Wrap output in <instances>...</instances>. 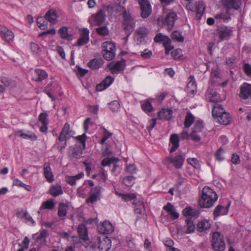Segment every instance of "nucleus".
<instances>
[{"label": "nucleus", "mask_w": 251, "mask_h": 251, "mask_svg": "<svg viewBox=\"0 0 251 251\" xmlns=\"http://www.w3.org/2000/svg\"><path fill=\"white\" fill-rule=\"evenodd\" d=\"M218 199L216 193L209 187H204L202 190L199 204L202 208H210Z\"/></svg>", "instance_id": "f257e3e1"}, {"label": "nucleus", "mask_w": 251, "mask_h": 251, "mask_svg": "<svg viewBox=\"0 0 251 251\" xmlns=\"http://www.w3.org/2000/svg\"><path fill=\"white\" fill-rule=\"evenodd\" d=\"M123 27L126 35L129 36L134 30L135 26L134 19L129 12H125L123 15Z\"/></svg>", "instance_id": "f03ea898"}, {"label": "nucleus", "mask_w": 251, "mask_h": 251, "mask_svg": "<svg viewBox=\"0 0 251 251\" xmlns=\"http://www.w3.org/2000/svg\"><path fill=\"white\" fill-rule=\"evenodd\" d=\"M212 247L216 251H223L226 248L224 236L219 232L213 233L212 240Z\"/></svg>", "instance_id": "7ed1b4c3"}, {"label": "nucleus", "mask_w": 251, "mask_h": 251, "mask_svg": "<svg viewBox=\"0 0 251 251\" xmlns=\"http://www.w3.org/2000/svg\"><path fill=\"white\" fill-rule=\"evenodd\" d=\"M141 10V16L143 18H148L151 13V7L148 0H138Z\"/></svg>", "instance_id": "20e7f679"}, {"label": "nucleus", "mask_w": 251, "mask_h": 251, "mask_svg": "<svg viewBox=\"0 0 251 251\" xmlns=\"http://www.w3.org/2000/svg\"><path fill=\"white\" fill-rule=\"evenodd\" d=\"M206 99L210 102L215 103L220 102L225 99L224 97H221L218 93L212 88H208L206 92Z\"/></svg>", "instance_id": "39448f33"}, {"label": "nucleus", "mask_w": 251, "mask_h": 251, "mask_svg": "<svg viewBox=\"0 0 251 251\" xmlns=\"http://www.w3.org/2000/svg\"><path fill=\"white\" fill-rule=\"evenodd\" d=\"M47 236V232L46 229H42L40 233L33 234L32 238L35 240V244L39 247L46 245Z\"/></svg>", "instance_id": "423d86ee"}, {"label": "nucleus", "mask_w": 251, "mask_h": 251, "mask_svg": "<svg viewBox=\"0 0 251 251\" xmlns=\"http://www.w3.org/2000/svg\"><path fill=\"white\" fill-rule=\"evenodd\" d=\"M101 187L97 186L91 189L90 196L86 199V202L93 203L100 199Z\"/></svg>", "instance_id": "0eeeda50"}, {"label": "nucleus", "mask_w": 251, "mask_h": 251, "mask_svg": "<svg viewBox=\"0 0 251 251\" xmlns=\"http://www.w3.org/2000/svg\"><path fill=\"white\" fill-rule=\"evenodd\" d=\"M149 33V30L145 26L140 27L135 31L136 38L138 44L144 43Z\"/></svg>", "instance_id": "6e6552de"}, {"label": "nucleus", "mask_w": 251, "mask_h": 251, "mask_svg": "<svg viewBox=\"0 0 251 251\" xmlns=\"http://www.w3.org/2000/svg\"><path fill=\"white\" fill-rule=\"evenodd\" d=\"M232 28L227 26H222L217 29V35L221 40H228L232 35Z\"/></svg>", "instance_id": "1a4fd4ad"}, {"label": "nucleus", "mask_w": 251, "mask_h": 251, "mask_svg": "<svg viewBox=\"0 0 251 251\" xmlns=\"http://www.w3.org/2000/svg\"><path fill=\"white\" fill-rule=\"evenodd\" d=\"M239 96L243 100L251 98V85L244 83L240 87Z\"/></svg>", "instance_id": "9d476101"}, {"label": "nucleus", "mask_w": 251, "mask_h": 251, "mask_svg": "<svg viewBox=\"0 0 251 251\" xmlns=\"http://www.w3.org/2000/svg\"><path fill=\"white\" fill-rule=\"evenodd\" d=\"M37 24L38 27L41 30L45 31L42 32L39 35V37H42L47 34V30H46L47 27V12H46L44 16H40L37 19Z\"/></svg>", "instance_id": "9b49d317"}, {"label": "nucleus", "mask_w": 251, "mask_h": 251, "mask_svg": "<svg viewBox=\"0 0 251 251\" xmlns=\"http://www.w3.org/2000/svg\"><path fill=\"white\" fill-rule=\"evenodd\" d=\"M99 232L102 234H108L114 231V227L108 221H104L102 225L98 226Z\"/></svg>", "instance_id": "f8f14e48"}, {"label": "nucleus", "mask_w": 251, "mask_h": 251, "mask_svg": "<svg viewBox=\"0 0 251 251\" xmlns=\"http://www.w3.org/2000/svg\"><path fill=\"white\" fill-rule=\"evenodd\" d=\"M163 209L168 213V216H169L172 220H176L178 218L179 216V213L176 211L175 207L170 202L163 207Z\"/></svg>", "instance_id": "ddd939ff"}, {"label": "nucleus", "mask_w": 251, "mask_h": 251, "mask_svg": "<svg viewBox=\"0 0 251 251\" xmlns=\"http://www.w3.org/2000/svg\"><path fill=\"white\" fill-rule=\"evenodd\" d=\"M47 114L46 113H41L38 118L37 126L40 127V131L44 132L47 130Z\"/></svg>", "instance_id": "4468645a"}, {"label": "nucleus", "mask_w": 251, "mask_h": 251, "mask_svg": "<svg viewBox=\"0 0 251 251\" xmlns=\"http://www.w3.org/2000/svg\"><path fill=\"white\" fill-rule=\"evenodd\" d=\"M59 12L54 8L48 10V22L51 25H55L58 22Z\"/></svg>", "instance_id": "2eb2a0df"}, {"label": "nucleus", "mask_w": 251, "mask_h": 251, "mask_svg": "<svg viewBox=\"0 0 251 251\" xmlns=\"http://www.w3.org/2000/svg\"><path fill=\"white\" fill-rule=\"evenodd\" d=\"M89 31L87 28H83L81 35L77 41V44L78 46H83L87 44L89 41Z\"/></svg>", "instance_id": "dca6fc26"}, {"label": "nucleus", "mask_w": 251, "mask_h": 251, "mask_svg": "<svg viewBox=\"0 0 251 251\" xmlns=\"http://www.w3.org/2000/svg\"><path fill=\"white\" fill-rule=\"evenodd\" d=\"M189 81L187 84V92L189 96L194 95L197 92V85L193 76L189 77Z\"/></svg>", "instance_id": "f3484780"}, {"label": "nucleus", "mask_w": 251, "mask_h": 251, "mask_svg": "<svg viewBox=\"0 0 251 251\" xmlns=\"http://www.w3.org/2000/svg\"><path fill=\"white\" fill-rule=\"evenodd\" d=\"M108 10H111L117 14H122L123 16L125 12H127L125 8L118 3H112L108 6Z\"/></svg>", "instance_id": "a211bd4d"}, {"label": "nucleus", "mask_w": 251, "mask_h": 251, "mask_svg": "<svg viewBox=\"0 0 251 251\" xmlns=\"http://www.w3.org/2000/svg\"><path fill=\"white\" fill-rule=\"evenodd\" d=\"M177 15L174 12H170L167 15L166 17L163 22L164 25H166L169 26V28H171L175 23Z\"/></svg>", "instance_id": "6ab92c4d"}, {"label": "nucleus", "mask_w": 251, "mask_h": 251, "mask_svg": "<svg viewBox=\"0 0 251 251\" xmlns=\"http://www.w3.org/2000/svg\"><path fill=\"white\" fill-rule=\"evenodd\" d=\"M50 194L53 197H56L63 193L61 186L57 183L52 185L49 190Z\"/></svg>", "instance_id": "aec40b11"}, {"label": "nucleus", "mask_w": 251, "mask_h": 251, "mask_svg": "<svg viewBox=\"0 0 251 251\" xmlns=\"http://www.w3.org/2000/svg\"><path fill=\"white\" fill-rule=\"evenodd\" d=\"M83 147H81L80 145H76L71 151V154L70 157L71 159L74 158H80L82 154Z\"/></svg>", "instance_id": "412c9836"}, {"label": "nucleus", "mask_w": 251, "mask_h": 251, "mask_svg": "<svg viewBox=\"0 0 251 251\" xmlns=\"http://www.w3.org/2000/svg\"><path fill=\"white\" fill-rule=\"evenodd\" d=\"M16 135L23 139H29L32 141H35L37 139L36 134L29 131H26L25 133H24L22 130H20L17 132Z\"/></svg>", "instance_id": "4be33fe9"}, {"label": "nucleus", "mask_w": 251, "mask_h": 251, "mask_svg": "<svg viewBox=\"0 0 251 251\" xmlns=\"http://www.w3.org/2000/svg\"><path fill=\"white\" fill-rule=\"evenodd\" d=\"M122 62L121 61H117L116 63H109L107 67L109 68L112 74H117L122 70Z\"/></svg>", "instance_id": "5701e85b"}, {"label": "nucleus", "mask_w": 251, "mask_h": 251, "mask_svg": "<svg viewBox=\"0 0 251 251\" xmlns=\"http://www.w3.org/2000/svg\"><path fill=\"white\" fill-rule=\"evenodd\" d=\"M77 232L81 239L86 241L89 239L87 228L84 224L78 225Z\"/></svg>", "instance_id": "b1692460"}, {"label": "nucleus", "mask_w": 251, "mask_h": 251, "mask_svg": "<svg viewBox=\"0 0 251 251\" xmlns=\"http://www.w3.org/2000/svg\"><path fill=\"white\" fill-rule=\"evenodd\" d=\"M241 4V0H225V5L228 9L238 10Z\"/></svg>", "instance_id": "393cba45"}, {"label": "nucleus", "mask_w": 251, "mask_h": 251, "mask_svg": "<svg viewBox=\"0 0 251 251\" xmlns=\"http://www.w3.org/2000/svg\"><path fill=\"white\" fill-rule=\"evenodd\" d=\"M93 20L94 23L97 25H100L104 21L105 17L104 13L102 10H100L95 15L92 16V20Z\"/></svg>", "instance_id": "a878e982"}, {"label": "nucleus", "mask_w": 251, "mask_h": 251, "mask_svg": "<svg viewBox=\"0 0 251 251\" xmlns=\"http://www.w3.org/2000/svg\"><path fill=\"white\" fill-rule=\"evenodd\" d=\"M170 142L172 144L173 146L170 149V152L172 153L176 151L179 146V137L177 134H174L171 135L170 137Z\"/></svg>", "instance_id": "bb28decb"}, {"label": "nucleus", "mask_w": 251, "mask_h": 251, "mask_svg": "<svg viewBox=\"0 0 251 251\" xmlns=\"http://www.w3.org/2000/svg\"><path fill=\"white\" fill-rule=\"evenodd\" d=\"M182 214L185 217L197 218L200 214V212L197 210H194L191 207H187L183 210Z\"/></svg>", "instance_id": "cd10ccee"}, {"label": "nucleus", "mask_w": 251, "mask_h": 251, "mask_svg": "<svg viewBox=\"0 0 251 251\" xmlns=\"http://www.w3.org/2000/svg\"><path fill=\"white\" fill-rule=\"evenodd\" d=\"M230 204L228 205L227 206L225 207L222 205H217L213 212L214 216L216 218L219 216L221 215H226L228 213V207L229 206Z\"/></svg>", "instance_id": "c85d7f7f"}, {"label": "nucleus", "mask_w": 251, "mask_h": 251, "mask_svg": "<svg viewBox=\"0 0 251 251\" xmlns=\"http://www.w3.org/2000/svg\"><path fill=\"white\" fill-rule=\"evenodd\" d=\"M185 157L182 155H178L171 159V162L173 164L174 166L177 168H181L183 164Z\"/></svg>", "instance_id": "c756f323"}, {"label": "nucleus", "mask_w": 251, "mask_h": 251, "mask_svg": "<svg viewBox=\"0 0 251 251\" xmlns=\"http://www.w3.org/2000/svg\"><path fill=\"white\" fill-rule=\"evenodd\" d=\"M103 63L101 58H94L88 63V66L92 69H97L100 68Z\"/></svg>", "instance_id": "7c9ffc66"}, {"label": "nucleus", "mask_w": 251, "mask_h": 251, "mask_svg": "<svg viewBox=\"0 0 251 251\" xmlns=\"http://www.w3.org/2000/svg\"><path fill=\"white\" fill-rule=\"evenodd\" d=\"M46 76V72L45 71L38 69L35 70L33 79L37 81H41L45 79Z\"/></svg>", "instance_id": "2f4dec72"}, {"label": "nucleus", "mask_w": 251, "mask_h": 251, "mask_svg": "<svg viewBox=\"0 0 251 251\" xmlns=\"http://www.w3.org/2000/svg\"><path fill=\"white\" fill-rule=\"evenodd\" d=\"M173 111L168 109H162L158 112V117L159 119L164 118L167 120L171 119Z\"/></svg>", "instance_id": "473e14b6"}, {"label": "nucleus", "mask_w": 251, "mask_h": 251, "mask_svg": "<svg viewBox=\"0 0 251 251\" xmlns=\"http://www.w3.org/2000/svg\"><path fill=\"white\" fill-rule=\"evenodd\" d=\"M205 5L203 2H199L196 4L195 11H196V18L200 20L205 10Z\"/></svg>", "instance_id": "72a5a7b5"}, {"label": "nucleus", "mask_w": 251, "mask_h": 251, "mask_svg": "<svg viewBox=\"0 0 251 251\" xmlns=\"http://www.w3.org/2000/svg\"><path fill=\"white\" fill-rule=\"evenodd\" d=\"M22 213L21 212L18 213V217H21L22 218H24L26 220L25 222L31 226H34L36 225L35 222L27 211H23L22 215H21Z\"/></svg>", "instance_id": "f704fd0d"}, {"label": "nucleus", "mask_w": 251, "mask_h": 251, "mask_svg": "<svg viewBox=\"0 0 251 251\" xmlns=\"http://www.w3.org/2000/svg\"><path fill=\"white\" fill-rule=\"evenodd\" d=\"M225 112H226L225 110L221 104H215L213 106L212 113L213 116L217 119Z\"/></svg>", "instance_id": "c9c22d12"}, {"label": "nucleus", "mask_w": 251, "mask_h": 251, "mask_svg": "<svg viewBox=\"0 0 251 251\" xmlns=\"http://www.w3.org/2000/svg\"><path fill=\"white\" fill-rule=\"evenodd\" d=\"M58 32L61 38L67 40H72V35L68 33V28L66 26L61 27Z\"/></svg>", "instance_id": "e433bc0d"}, {"label": "nucleus", "mask_w": 251, "mask_h": 251, "mask_svg": "<svg viewBox=\"0 0 251 251\" xmlns=\"http://www.w3.org/2000/svg\"><path fill=\"white\" fill-rule=\"evenodd\" d=\"M216 20H219L220 22L223 21L226 22L230 19V14L227 10L226 11H223L219 14L215 15Z\"/></svg>", "instance_id": "4c0bfd02"}, {"label": "nucleus", "mask_w": 251, "mask_h": 251, "mask_svg": "<svg viewBox=\"0 0 251 251\" xmlns=\"http://www.w3.org/2000/svg\"><path fill=\"white\" fill-rule=\"evenodd\" d=\"M117 161L115 158H105L102 161V165L103 166L112 165V172H114L118 167V165L115 162V161Z\"/></svg>", "instance_id": "58836bf2"}, {"label": "nucleus", "mask_w": 251, "mask_h": 251, "mask_svg": "<svg viewBox=\"0 0 251 251\" xmlns=\"http://www.w3.org/2000/svg\"><path fill=\"white\" fill-rule=\"evenodd\" d=\"M219 123L221 124L227 125L230 123V118L229 114L226 112L223 113L222 115L217 118Z\"/></svg>", "instance_id": "ea45409f"}, {"label": "nucleus", "mask_w": 251, "mask_h": 251, "mask_svg": "<svg viewBox=\"0 0 251 251\" xmlns=\"http://www.w3.org/2000/svg\"><path fill=\"white\" fill-rule=\"evenodd\" d=\"M210 227V223L206 220L202 221L198 224V230L201 232L207 230Z\"/></svg>", "instance_id": "a19ab883"}, {"label": "nucleus", "mask_w": 251, "mask_h": 251, "mask_svg": "<svg viewBox=\"0 0 251 251\" xmlns=\"http://www.w3.org/2000/svg\"><path fill=\"white\" fill-rule=\"evenodd\" d=\"M102 52L115 51L116 48L114 44L109 41L104 42L102 45Z\"/></svg>", "instance_id": "79ce46f5"}, {"label": "nucleus", "mask_w": 251, "mask_h": 251, "mask_svg": "<svg viewBox=\"0 0 251 251\" xmlns=\"http://www.w3.org/2000/svg\"><path fill=\"white\" fill-rule=\"evenodd\" d=\"M1 32L3 36L8 42L12 41L13 40L14 34L9 29L6 28H4L1 30Z\"/></svg>", "instance_id": "37998d69"}, {"label": "nucleus", "mask_w": 251, "mask_h": 251, "mask_svg": "<svg viewBox=\"0 0 251 251\" xmlns=\"http://www.w3.org/2000/svg\"><path fill=\"white\" fill-rule=\"evenodd\" d=\"M68 206L64 203H60L58 206V215L59 217H64L66 216L68 210Z\"/></svg>", "instance_id": "c03bdc74"}, {"label": "nucleus", "mask_w": 251, "mask_h": 251, "mask_svg": "<svg viewBox=\"0 0 251 251\" xmlns=\"http://www.w3.org/2000/svg\"><path fill=\"white\" fill-rule=\"evenodd\" d=\"M194 120V116L190 113V112H188L186 115L184 123L185 127H189L192 125Z\"/></svg>", "instance_id": "a18cd8bd"}, {"label": "nucleus", "mask_w": 251, "mask_h": 251, "mask_svg": "<svg viewBox=\"0 0 251 251\" xmlns=\"http://www.w3.org/2000/svg\"><path fill=\"white\" fill-rule=\"evenodd\" d=\"M186 233L187 234L192 233L195 230V226L192 220L189 219L186 220Z\"/></svg>", "instance_id": "49530a36"}, {"label": "nucleus", "mask_w": 251, "mask_h": 251, "mask_svg": "<svg viewBox=\"0 0 251 251\" xmlns=\"http://www.w3.org/2000/svg\"><path fill=\"white\" fill-rule=\"evenodd\" d=\"M30 48L33 54L36 55H39L40 54L41 49L38 44L35 43H31L30 44Z\"/></svg>", "instance_id": "de8ad7c7"}, {"label": "nucleus", "mask_w": 251, "mask_h": 251, "mask_svg": "<svg viewBox=\"0 0 251 251\" xmlns=\"http://www.w3.org/2000/svg\"><path fill=\"white\" fill-rule=\"evenodd\" d=\"M171 38L172 40H176L179 42H182L184 39L181 34V33L178 31H175L172 33Z\"/></svg>", "instance_id": "09e8293b"}, {"label": "nucleus", "mask_w": 251, "mask_h": 251, "mask_svg": "<svg viewBox=\"0 0 251 251\" xmlns=\"http://www.w3.org/2000/svg\"><path fill=\"white\" fill-rule=\"evenodd\" d=\"M142 108L145 112H151L153 110V107L151 103L148 100H145L142 101Z\"/></svg>", "instance_id": "8fccbe9b"}, {"label": "nucleus", "mask_w": 251, "mask_h": 251, "mask_svg": "<svg viewBox=\"0 0 251 251\" xmlns=\"http://www.w3.org/2000/svg\"><path fill=\"white\" fill-rule=\"evenodd\" d=\"M97 33L102 36L108 35L109 30L106 26H102L96 29Z\"/></svg>", "instance_id": "3c124183"}, {"label": "nucleus", "mask_w": 251, "mask_h": 251, "mask_svg": "<svg viewBox=\"0 0 251 251\" xmlns=\"http://www.w3.org/2000/svg\"><path fill=\"white\" fill-rule=\"evenodd\" d=\"M133 204L135 205L134 206V211L137 214H141L142 213V211L144 209V206L141 202L135 201L133 202Z\"/></svg>", "instance_id": "603ef678"}, {"label": "nucleus", "mask_w": 251, "mask_h": 251, "mask_svg": "<svg viewBox=\"0 0 251 251\" xmlns=\"http://www.w3.org/2000/svg\"><path fill=\"white\" fill-rule=\"evenodd\" d=\"M203 128V123L201 121H197L193 127V131L201 133Z\"/></svg>", "instance_id": "864d4df0"}, {"label": "nucleus", "mask_w": 251, "mask_h": 251, "mask_svg": "<svg viewBox=\"0 0 251 251\" xmlns=\"http://www.w3.org/2000/svg\"><path fill=\"white\" fill-rule=\"evenodd\" d=\"M123 182L127 186H131L134 183V177L132 176H126L123 178Z\"/></svg>", "instance_id": "5fc2aeb1"}, {"label": "nucleus", "mask_w": 251, "mask_h": 251, "mask_svg": "<svg viewBox=\"0 0 251 251\" xmlns=\"http://www.w3.org/2000/svg\"><path fill=\"white\" fill-rule=\"evenodd\" d=\"M171 40L169 38H168L165 42L163 43L164 46L165 48V54H168L169 53V51L172 50L174 49V47L171 45Z\"/></svg>", "instance_id": "6e6d98bb"}, {"label": "nucleus", "mask_w": 251, "mask_h": 251, "mask_svg": "<svg viewBox=\"0 0 251 251\" xmlns=\"http://www.w3.org/2000/svg\"><path fill=\"white\" fill-rule=\"evenodd\" d=\"M103 57L106 60H111L115 56V51L102 52Z\"/></svg>", "instance_id": "4d7b16f0"}, {"label": "nucleus", "mask_w": 251, "mask_h": 251, "mask_svg": "<svg viewBox=\"0 0 251 251\" xmlns=\"http://www.w3.org/2000/svg\"><path fill=\"white\" fill-rule=\"evenodd\" d=\"M98 247L100 251H108L110 248L108 245L106 244V242L104 239L100 241Z\"/></svg>", "instance_id": "13d9d810"}, {"label": "nucleus", "mask_w": 251, "mask_h": 251, "mask_svg": "<svg viewBox=\"0 0 251 251\" xmlns=\"http://www.w3.org/2000/svg\"><path fill=\"white\" fill-rule=\"evenodd\" d=\"M200 132L192 131L190 134V138L195 142H198L201 141V138L200 135Z\"/></svg>", "instance_id": "bf43d9fd"}, {"label": "nucleus", "mask_w": 251, "mask_h": 251, "mask_svg": "<svg viewBox=\"0 0 251 251\" xmlns=\"http://www.w3.org/2000/svg\"><path fill=\"white\" fill-rule=\"evenodd\" d=\"M188 163L193 166L195 168L198 169L200 167V164L199 161L196 158H188L187 159Z\"/></svg>", "instance_id": "052dcab7"}, {"label": "nucleus", "mask_w": 251, "mask_h": 251, "mask_svg": "<svg viewBox=\"0 0 251 251\" xmlns=\"http://www.w3.org/2000/svg\"><path fill=\"white\" fill-rule=\"evenodd\" d=\"M76 139L79 141V143L78 145H81V147H83V149H85V141L86 136L85 133L82 134L81 136H78L76 137Z\"/></svg>", "instance_id": "680f3d73"}, {"label": "nucleus", "mask_w": 251, "mask_h": 251, "mask_svg": "<svg viewBox=\"0 0 251 251\" xmlns=\"http://www.w3.org/2000/svg\"><path fill=\"white\" fill-rule=\"evenodd\" d=\"M168 38L167 36H164L162 34L159 33L154 38V41L155 42H163L164 43Z\"/></svg>", "instance_id": "e2e57ef3"}, {"label": "nucleus", "mask_w": 251, "mask_h": 251, "mask_svg": "<svg viewBox=\"0 0 251 251\" xmlns=\"http://www.w3.org/2000/svg\"><path fill=\"white\" fill-rule=\"evenodd\" d=\"M171 55L175 59H179L182 56V51L180 49H176L171 52Z\"/></svg>", "instance_id": "0e129e2a"}, {"label": "nucleus", "mask_w": 251, "mask_h": 251, "mask_svg": "<svg viewBox=\"0 0 251 251\" xmlns=\"http://www.w3.org/2000/svg\"><path fill=\"white\" fill-rule=\"evenodd\" d=\"M224 151L222 147H220L215 153L216 159L219 161H222L224 159L223 156Z\"/></svg>", "instance_id": "69168bd1"}, {"label": "nucleus", "mask_w": 251, "mask_h": 251, "mask_svg": "<svg viewBox=\"0 0 251 251\" xmlns=\"http://www.w3.org/2000/svg\"><path fill=\"white\" fill-rule=\"evenodd\" d=\"M109 104L110 106V108L113 112L117 111L120 108L119 103L116 100L110 102Z\"/></svg>", "instance_id": "338daca9"}, {"label": "nucleus", "mask_w": 251, "mask_h": 251, "mask_svg": "<svg viewBox=\"0 0 251 251\" xmlns=\"http://www.w3.org/2000/svg\"><path fill=\"white\" fill-rule=\"evenodd\" d=\"M113 77L111 76H107L102 82L104 84L105 87L107 88L113 82Z\"/></svg>", "instance_id": "774afa93"}]
</instances>
